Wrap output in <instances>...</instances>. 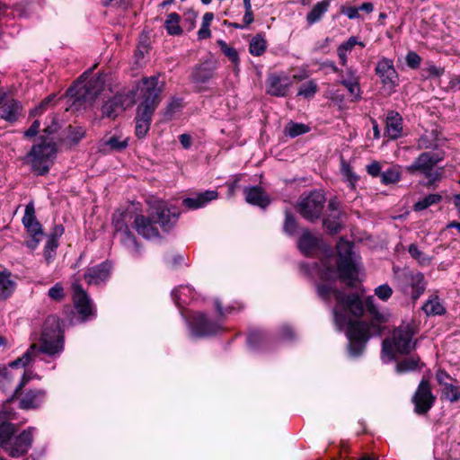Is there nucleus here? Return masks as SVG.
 Here are the masks:
<instances>
[{"mask_svg":"<svg viewBox=\"0 0 460 460\" xmlns=\"http://www.w3.org/2000/svg\"><path fill=\"white\" fill-rule=\"evenodd\" d=\"M352 247L350 242L341 239L336 246L337 254L326 256L310 274L320 280L317 284L319 296L327 301L332 296L335 299V324L339 329L348 328L349 352L358 356L371 336L381 335L383 324L388 321V316L377 310L372 296H367L363 303L358 295L347 296L334 288L333 282L337 279L349 285L357 279L358 267Z\"/></svg>","mask_w":460,"mask_h":460,"instance_id":"f257e3e1","label":"nucleus"},{"mask_svg":"<svg viewBox=\"0 0 460 460\" xmlns=\"http://www.w3.org/2000/svg\"><path fill=\"white\" fill-rule=\"evenodd\" d=\"M40 341V347H37L35 344L31 345L21 358L11 362L8 367H0V387L3 390L8 389L13 379L20 376V367H25L30 365L40 351L55 355L63 349L62 332L57 317L49 316L46 320Z\"/></svg>","mask_w":460,"mask_h":460,"instance_id":"f03ea898","label":"nucleus"},{"mask_svg":"<svg viewBox=\"0 0 460 460\" xmlns=\"http://www.w3.org/2000/svg\"><path fill=\"white\" fill-rule=\"evenodd\" d=\"M163 84H159L158 77H145L137 84L139 105L136 116V135L145 137L147 134L152 115L160 102V93Z\"/></svg>","mask_w":460,"mask_h":460,"instance_id":"7ed1b4c3","label":"nucleus"},{"mask_svg":"<svg viewBox=\"0 0 460 460\" xmlns=\"http://www.w3.org/2000/svg\"><path fill=\"white\" fill-rule=\"evenodd\" d=\"M152 214H155V218L154 215L152 219L140 215L137 216L134 221L135 228L137 233L147 239L158 235V230L155 223H158L161 226L166 227L178 217V213L171 212L166 203L162 200L155 201L152 207Z\"/></svg>","mask_w":460,"mask_h":460,"instance_id":"20e7f679","label":"nucleus"},{"mask_svg":"<svg viewBox=\"0 0 460 460\" xmlns=\"http://www.w3.org/2000/svg\"><path fill=\"white\" fill-rule=\"evenodd\" d=\"M34 429L29 428L13 436L14 426L8 422L0 425V447L10 456L19 457L26 454L31 447Z\"/></svg>","mask_w":460,"mask_h":460,"instance_id":"39448f33","label":"nucleus"},{"mask_svg":"<svg viewBox=\"0 0 460 460\" xmlns=\"http://www.w3.org/2000/svg\"><path fill=\"white\" fill-rule=\"evenodd\" d=\"M415 334L414 325L402 323L396 328L392 339H385L383 341L382 359L389 362L394 358V353L406 354L415 348L413 336Z\"/></svg>","mask_w":460,"mask_h":460,"instance_id":"423d86ee","label":"nucleus"},{"mask_svg":"<svg viewBox=\"0 0 460 460\" xmlns=\"http://www.w3.org/2000/svg\"><path fill=\"white\" fill-rule=\"evenodd\" d=\"M56 153V144L52 141L43 140L40 144L31 147L25 160L31 166L33 172L42 175L49 171Z\"/></svg>","mask_w":460,"mask_h":460,"instance_id":"0eeeda50","label":"nucleus"},{"mask_svg":"<svg viewBox=\"0 0 460 460\" xmlns=\"http://www.w3.org/2000/svg\"><path fill=\"white\" fill-rule=\"evenodd\" d=\"M136 100L138 101L137 87L135 92L129 91L128 93L113 96L102 106V113L108 118L114 119L126 109L133 106Z\"/></svg>","mask_w":460,"mask_h":460,"instance_id":"6e6552de","label":"nucleus"},{"mask_svg":"<svg viewBox=\"0 0 460 460\" xmlns=\"http://www.w3.org/2000/svg\"><path fill=\"white\" fill-rule=\"evenodd\" d=\"M22 224L31 237L30 240L26 241V245L31 250H35L43 237V231L40 224L35 217L33 202L26 205Z\"/></svg>","mask_w":460,"mask_h":460,"instance_id":"1a4fd4ad","label":"nucleus"},{"mask_svg":"<svg viewBox=\"0 0 460 460\" xmlns=\"http://www.w3.org/2000/svg\"><path fill=\"white\" fill-rule=\"evenodd\" d=\"M325 197L321 191H313L308 196L302 198L298 208L305 218L314 221L317 219L323 208Z\"/></svg>","mask_w":460,"mask_h":460,"instance_id":"9d476101","label":"nucleus"},{"mask_svg":"<svg viewBox=\"0 0 460 460\" xmlns=\"http://www.w3.org/2000/svg\"><path fill=\"white\" fill-rule=\"evenodd\" d=\"M375 70L381 80L383 89L388 94L393 93L399 83V76L393 61L383 58L378 61Z\"/></svg>","mask_w":460,"mask_h":460,"instance_id":"9b49d317","label":"nucleus"},{"mask_svg":"<svg viewBox=\"0 0 460 460\" xmlns=\"http://www.w3.org/2000/svg\"><path fill=\"white\" fill-rule=\"evenodd\" d=\"M442 156L434 155L429 152H424L419 155V157L411 164L405 167V171L410 174H416L417 172L424 173L429 176L430 170L439 161L442 160Z\"/></svg>","mask_w":460,"mask_h":460,"instance_id":"f8f14e48","label":"nucleus"},{"mask_svg":"<svg viewBox=\"0 0 460 460\" xmlns=\"http://www.w3.org/2000/svg\"><path fill=\"white\" fill-rule=\"evenodd\" d=\"M434 399L429 382L423 379L413 397L415 411L419 414L426 413L432 407Z\"/></svg>","mask_w":460,"mask_h":460,"instance_id":"ddd939ff","label":"nucleus"},{"mask_svg":"<svg viewBox=\"0 0 460 460\" xmlns=\"http://www.w3.org/2000/svg\"><path fill=\"white\" fill-rule=\"evenodd\" d=\"M426 288L424 276L420 272L410 271L404 274L403 292L409 294L413 301H416Z\"/></svg>","mask_w":460,"mask_h":460,"instance_id":"4468645a","label":"nucleus"},{"mask_svg":"<svg viewBox=\"0 0 460 460\" xmlns=\"http://www.w3.org/2000/svg\"><path fill=\"white\" fill-rule=\"evenodd\" d=\"M291 85L292 82L288 75L272 74L267 79V93L272 96L284 97Z\"/></svg>","mask_w":460,"mask_h":460,"instance_id":"2eb2a0df","label":"nucleus"},{"mask_svg":"<svg viewBox=\"0 0 460 460\" xmlns=\"http://www.w3.org/2000/svg\"><path fill=\"white\" fill-rule=\"evenodd\" d=\"M19 396L20 408L23 410L36 409L40 407L45 401L46 392L42 389L28 390L20 393Z\"/></svg>","mask_w":460,"mask_h":460,"instance_id":"dca6fc26","label":"nucleus"},{"mask_svg":"<svg viewBox=\"0 0 460 460\" xmlns=\"http://www.w3.org/2000/svg\"><path fill=\"white\" fill-rule=\"evenodd\" d=\"M218 330L216 323H210L203 314H195L191 322V332L194 336L204 337L215 333Z\"/></svg>","mask_w":460,"mask_h":460,"instance_id":"f3484780","label":"nucleus"},{"mask_svg":"<svg viewBox=\"0 0 460 460\" xmlns=\"http://www.w3.org/2000/svg\"><path fill=\"white\" fill-rule=\"evenodd\" d=\"M72 288L73 301L77 312L84 316L91 315L93 309L86 293L78 283H74Z\"/></svg>","mask_w":460,"mask_h":460,"instance_id":"a211bd4d","label":"nucleus"},{"mask_svg":"<svg viewBox=\"0 0 460 460\" xmlns=\"http://www.w3.org/2000/svg\"><path fill=\"white\" fill-rule=\"evenodd\" d=\"M128 146V137L122 135H112L105 137L99 145V151L103 154L111 152H119L126 149Z\"/></svg>","mask_w":460,"mask_h":460,"instance_id":"6ab92c4d","label":"nucleus"},{"mask_svg":"<svg viewBox=\"0 0 460 460\" xmlns=\"http://www.w3.org/2000/svg\"><path fill=\"white\" fill-rule=\"evenodd\" d=\"M111 272V264L103 262L98 266L90 268L84 274V279L89 285H98L106 280Z\"/></svg>","mask_w":460,"mask_h":460,"instance_id":"aec40b11","label":"nucleus"},{"mask_svg":"<svg viewBox=\"0 0 460 460\" xmlns=\"http://www.w3.org/2000/svg\"><path fill=\"white\" fill-rule=\"evenodd\" d=\"M297 245L303 254L311 256L321 249V240L310 232L305 231L300 236Z\"/></svg>","mask_w":460,"mask_h":460,"instance_id":"412c9836","label":"nucleus"},{"mask_svg":"<svg viewBox=\"0 0 460 460\" xmlns=\"http://www.w3.org/2000/svg\"><path fill=\"white\" fill-rule=\"evenodd\" d=\"M341 84L346 87L353 101H358L361 99L359 77L357 75L355 70L348 68L346 77L341 80Z\"/></svg>","mask_w":460,"mask_h":460,"instance_id":"4be33fe9","label":"nucleus"},{"mask_svg":"<svg viewBox=\"0 0 460 460\" xmlns=\"http://www.w3.org/2000/svg\"><path fill=\"white\" fill-rule=\"evenodd\" d=\"M385 133L391 139H396L402 133V119L398 112L390 111L385 120Z\"/></svg>","mask_w":460,"mask_h":460,"instance_id":"5701e85b","label":"nucleus"},{"mask_svg":"<svg viewBox=\"0 0 460 460\" xmlns=\"http://www.w3.org/2000/svg\"><path fill=\"white\" fill-rule=\"evenodd\" d=\"M245 200L252 205L258 206L260 208H266L270 199L267 193L258 186L246 188L244 190Z\"/></svg>","mask_w":460,"mask_h":460,"instance_id":"b1692460","label":"nucleus"},{"mask_svg":"<svg viewBox=\"0 0 460 460\" xmlns=\"http://www.w3.org/2000/svg\"><path fill=\"white\" fill-rule=\"evenodd\" d=\"M218 194L216 190H207L197 194L194 198L184 199L182 204L189 209H197L206 206L208 202L217 199Z\"/></svg>","mask_w":460,"mask_h":460,"instance_id":"393cba45","label":"nucleus"},{"mask_svg":"<svg viewBox=\"0 0 460 460\" xmlns=\"http://www.w3.org/2000/svg\"><path fill=\"white\" fill-rule=\"evenodd\" d=\"M127 214L124 212H116L112 218V224L117 233H119L120 238L123 242L135 243V238L128 229L126 223Z\"/></svg>","mask_w":460,"mask_h":460,"instance_id":"a878e982","label":"nucleus"},{"mask_svg":"<svg viewBox=\"0 0 460 460\" xmlns=\"http://www.w3.org/2000/svg\"><path fill=\"white\" fill-rule=\"evenodd\" d=\"M329 208L332 211V214L324 219L323 226L331 234H336L341 227V220L340 213L338 212V203L335 200H332L329 203Z\"/></svg>","mask_w":460,"mask_h":460,"instance_id":"bb28decb","label":"nucleus"},{"mask_svg":"<svg viewBox=\"0 0 460 460\" xmlns=\"http://www.w3.org/2000/svg\"><path fill=\"white\" fill-rule=\"evenodd\" d=\"M1 110V117L7 121L13 122L19 118L22 112V105L17 101L10 100L4 103Z\"/></svg>","mask_w":460,"mask_h":460,"instance_id":"cd10ccee","label":"nucleus"},{"mask_svg":"<svg viewBox=\"0 0 460 460\" xmlns=\"http://www.w3.org/2000/svg\"><path fill=\"white\" fill-rule=\"evenodd\" d=\"M16 284L8 271L0 272V299L5 300L12 296Z\"/></svg>","mask_w":460,"mask_h":460,"instance_id":"c85d7f7f","label":"nucleus"},{"mask_svg":"<svg viewBox=\"0 0 460 460\" xmlns=\"http://www.w3.org/2000/svg\"><path fill=\"white\" fill-rule=\"evenodd\" d=\"M359 46L361 48L365 47V44L354 36L350 37L347 41L340 45L337 49V54L340 58L341 66H345L347 65V55L349 53L355 46Z\"/></svg>","mask_w":460,"mask_h":460,"instance_id":"c756f323","label":"nucleus"},{"mask_svg":"<svg viewBox=\"0 0 460 460\" xmlns=\"http://www.w3.org/2000/svg\"><path fill=\"white\" fill-rule=\"evenodd\" d=\"M172 299L178 306L187 304L194 297V291L189 286H180L172 292Z\"/></svg>","mask_w":460,"mask_h":460,"instance_id":"7c9ffc66","label":"nucleus"},{"mask_svg":"<svg viewBox=\"0 0 460 460\" xmlns=\"http://www.w3.org/2000/svg\"><path fill=\"white\" fill-rule=\"evenodd\" d=\"M330 0L318 2L306 15L308 24L312 25L321 20L323 15L328 11Z\"/></svg>","mask_w":460,"mask_h":460,"instance_id":"2f4dec72","label":"nucleus"},{"mask_svg":"<svg viewBox=\"0 0 460 460\" xmlns=\"http://www.w3.org/2000/svg\"><path fill=\"white\" fill-rule=\"evenodd\" d=\"M438 133L436 129L426 130L418 139V148L429 149L438 146Z\"/></svg>","mask_w":460,"mask_h":460,"instance_id":"473e14b6","label":"nucleus"},{"mask_svg":"<svg viewBox=\"0 0 460 460\" xmlns=\"http://www.w3.org/2000/svg\"><path fill=\"white\" fill-rule=\"evenodd\" d=\"M402 167L393 165L381 174V181L384 184H394L401 180Z\"/></svg>","mask_w":460,"mask_h":460,"instance_id":"72a5a7b5","label":"nucleus"},{"mask_svg":"<svg viewBox=\"0 0 460 460\" xmlns=\"http://www.w3.org/2000/svg\"><path fill=\"white\" fill-rule=\"evenodd\" d=\"M164 26L170 35H180L182 33V29L180 26V16L176 13H171L167 15Z\"/></svg>","mask_w":460,"mask_h":460,"instance_id":"f704fd0d","label":"nucleus"},{"mask_svg":"<svg viewBox=\"0 0 460 460\" xmlns=\"http://www.w3.org/2000/svg\"><path fill=\"white\" fill-rule=\"evenodd\" d=\"M423 311L427 314L438 315L445 312L443 305L438 296L430 297L422 306Z\"/></svg>","mask_w":460,"mask_h":460,"instance_id":"c9c22d12","label":"nucleus"},{"mask_svg":"<svg viewBox=\"0 0 460 460\" xmlns=\"http://www.w3.org/2000/svg\"><path fill=\"white\" fill-rule=\"evenodd\" d=\"M104 79L102 76H98L96 79L88 83L85 88V98L93 99L96 95L103 90Z\"/></svg>","mask_w":460,"mask_h":460,"instance_id":"e433bc0d","label":"nucleus"},{"mask_svg":"<svg viewBox=\"0 0 460 460\" xmlns=\"http://www.w3.org/2000/svg\"><path fill=\"white\" fill-rule=\"evenodd\" d=\"M267 48L265 39L261 35L253 37L250 42L249 51L252 55L259 57L262 55Z\"/></svg>","mask_w":460,"mask_h":460,"instance_id":"4c0bfd02","label":"nucleus"},{"mask_svg":"<svg viewBox=\"0 0 460 460\" xmlns=\"http://www.w3.org/2000/svg\"><path fill=\"white\" fill-rule=\"evenodd\" d=\"M310 127L303 124V123H296V122H289L285 128V133L286 135L289 136L290 137H296L297 136L305 134L309 132Z\"/></svg>","mask_w":460,"mask_h":460,"instance_id":"58836bf2","label":"nucleus"},{"mask_svg":"<svg viewBox=\"0 0 460 460\" xmlns=\"http://www.w3.org/2000/svg\"><path fill=\"white\" fill-rule=\"evenodd\" d=\"M341 172L346 181L349 183L350 189L354 190L356 188L358 176L353 172L350 165L344 160L341 161Z\"/></svg>","mask_w":460,"mask_h":460,"instance_id":"ea45409f","label":"nucleus"},{"mask_svg":"<svg viewBox=\"0 0 460 460\" xmlns=\"http://www.w3.org/2000/svg\"><path fill=\"white\" fill-rule=\"evenodd\" d=\"M442 197L439 194H429L422 199L416 202L413 206L415 211H421L428 208L429 206L438 203Z\"/></svg>","mask_w":460,"mask_h":460,"instance_id":"a19ab883","label":"nucleus"},{"mask_svg":"<svg viewBox=\"0 0 460 460\" xmlns=\"http://www.w3.org/2000/svg\"><path fill=\"white\" fill-rule=\"evenodd\" d=\"M318 90V85L314 80H310L305 84H303L297 92L298 96H303L304 98L310 99L314 96Z\"/></svg>","mask_w":460,"mask_h":460,"instance_id":"79ce46f5","label":"nucleus"},{"mask_svg":"<svg viewBox=\"0 0 460 460\" xmlns=\"http://www.w3.org/2000/svg\"><path fill=\"white\" fill-rule=\"evenodd\" d=\"M217 45L219 46L221 51L229 58V60L237 65L239 63V56L237 51L230 47L226 41L219 40H217Z\"/></svg>","mask_w":460,"mask_h":460,"instance_id":"37998d69","label":"nucleus"},{"mask_svg":"<svg viewBox=\"0 0 460 460\" xmlns=\"http://www.w3.org/2000/svg\"><path fill=\"white\" fill-rule=\"evenodd\" d=\"M23 367H21L19 368V371H21V381L20 383L18 384V385L16 386L15 390H14V394L17 395L19 394V392L22 389L23 386L26 385V384L31 380V379H40V377L37 375V374H34L32 371L31 370H23L22 369Z\"/></svg>","mask_w":460,"mask_h":460,"instance_id":"c03bdc74","label":"nucleus"},{"mask_svg":"<svg viewBox=\"0 0 460 460\" xmlns=\"http://www.w3.org/2000/svg\"><path fill=\"white\" fill-rule=\"evenodd\" d=\"M419 366V359L406 358L396 365V371L398 373H404L407 371L414 370Z\"/></svg>","mask_w":460,"mask_h":460,"instance_id":"a18cd8bd","label":"nucleus"},{"mask_svg":"<svg viewBox=\"0 0 460 460\" xmlns=\"http://www.w3.org/2000/svg\"><path fill=\"white\" fill-rule=\"evenodd\" d=\"M443 394L450 402H456L460 399V387L452 384H446L443 388Z\"/></svg>","mask_w":460,"mask_h":460,"instance_id":"49530a36","label":"nucleus"},{"mask_svg":"<svg viewBox=\"0 0 460 460\" xmlns=\"http://www.w3.org/2000/svg\"><path fill=\"white\" fill-rule=\"evenodd\" d=\"M375 295L383 301H387L393 295L392 288L387 284H383L375 288Z\"/></svg>","mask_w":460,"mask_h":460,"instance_id":"de8ad7c7","label":"nucleus"},{"mask_svg":"<svg viewBox=\"0 0 460 460\" xmlns=\"http://www.w3.org/2000/svg\"><path fill=\"white\" fill-rule=\"evenodd\" d=\"M57 247L58 242L55 238H50L46 243L44 249V256L48 262H49L53 259Z\"/></svg>","mask_w":460,"mask_h":460,"instance_id":"09e8293b","label":"nucleus"},{"mask_svg":"<svg viewBox=\"0 0 460 460\" xmlns=\"http://www.w3.org/2000/svg\"><path fill=\"white\" fill-rule=\"evenodd\" d=\"M49 296L55 301H61L65 296L64 288L60 283H57L49 290Z\"/></svg>","mask_w":460,"mask_h":460,"instance_id":"8fccbe9b","label":"nucleus"},{"mask_svg":"<svg viewBox=\"0 0 460 460\" xmlns=\"http://www.w3.org/2000/svg\"><path fill=\"white\" fill-rule=\"evenodd\" d=\"M409 253L411 255L412 258L418 260L421 264L429 263V259L425 257L424 254L419 250L417 245L411 244L409 246Z\"/></svg>","mask_w":460,"mask_h":460,"instance_id":"3c124183","label":"nucleus"},{"mask_svg":"<svg viewBox=\"0 0 460 460\" xmlns=\"http://www.w3.org/2000/svg\"><path fill=\"white\" fill-rule=\"evenodd\" d=\"M84 135H85V130L83 128H81V127L70 128L68 138L72 142L77 143L82 138H84Z\"/></svg>","mask_w":460,"mask_h":460,"instance_id":"603ef678","label":"nucleus"},{"mask_svg":"<svg viewBox=\"0 0 460 460\" xmlns=\"http://www.w3.org/2000/svg\"><path fill=\"white\" fill-rule=\"evenodd\" d=\"M423 73L427 77H439L443 75L444 69L434 65H429L423 68Z\"/></svg>","mask_w":460,"mask_h":460,"instance_id":"864d4df0","label":"nucleus"},{"mask_svg":"<svg viewBox=\"0 0 460 460\" xmlns=\"http://www.w3.org/2000/svg\"><path fill=\"white\" fill-rule=\"evenodd\" d=\"M296 229V223L295 218L288 212H286L284 231L289 234H292L295 233Z\"/></svg>","mask_w":460,"mask_h":460,"instance_id":"5fc2aeb1","label":"nucleus"},{"mask_svg":"<svg viewBox=\"0 0 460 460\" xmlns=\"http://www.w3.org/2000/svg\"><path fill=\"white\" fill-rule=\"evenodd\" d=\"M55 95L53 94L44 99L33 111H31V115L37 116L43 113L46 111L48 105L53 101Z\"/></svg>","mask_w":460,"mask_h":460,"instance_id":"6e6d98bb","label":"nucleus"},{"mask_svg":"<svg viewBox=\"0 0 460 460\" xmlns=\"http://www.w3.org/2000/svg\"><path fill=\"white\" fill-rule=\"evenodd\" d=\"M420 61L421 58L416 52H409L406 56L407 66L411 68H417Z\"/></svg>","mask_w":460,"mask_h":460,"instance_id":"4d7b16f0","label":"nucleus"},{"mask_svg":"<svg viewBox=\"0 0 460 460\" xmlns=\"http://www.w3.org/2000/svg\"><path fill=\"white\" fill-rule=\"evenodd\" d=\"M382 166L379 162L374 161L367 166V172L373 177H376L380 174Z\"/></svg>","mask_w":460,"mask_h":460,"instance_id":"13d9d810","label":"nucleus"},{"mask_svg":"<svg viewBox=\"0 0 460 460\" xmlns=\"http://www.w3.org/2000/svg\"><path fill=\"white\" fill-rule=\"evenodd\" d=\"M341 12L347 15L349 19H356L359 17V9L358 7H347L343 8Z\"/></svg>","mask_w":460,"mask_h":460,"instance_id":"bf43d9fd","label":"nucleus"},{"mask_svg":"<svg viewBox=\"0 0 460 460\" xmlns=\"http://www.w3.org/2000/svg\"><path fill=\"white\" fill-rule=\"evenodd\" d=\"M210 26L201 23V27L198 31V39L199 40H205L211 36V31L209 29Z\"/></svg>","mask_w":460,"mask_h":460,"instance_id":"052dcab7","label":"nucleus"},{"mask_svg":"<svg viewBox=\"0 0 460 460\" xmlns=\"http://www.w3.org/2000/svg\"><path fill=\"white\" fill-rule=\"evenodd\" d=\"M437 380L440 385H443L444 387L446 384H448L447 381L450 379V376L443 370H438L436 375Z\"/></svg>","mask_w":460,"mask_h":460,"instance_id":"680f3d73","label":"nucleus"},{"mask_svg":"<svg viewBox=\"0 0 460 460\" xmlns=\"http://www.w3.org/2000/svg\"><path fill=\"white\" fill-rule=\"evenodd\" d=\"M40 128V122L38 120H35L32 125L30 127V128L25 132L26 137H34L37 135L38 130Z\"/></svg>","mask_w":460,"mask_h":460,"instance_id":"e2e57ef3","label":"nucleus"},{"mask_svg":"<svg viewBox=\"0 0 460 460\" xmlns=\"http://www.w3.org/2000/svg\"><path fill=\"white\" fill-rule=\"evenodd\" d=\"M253 22V13L252 9H245L243 16V25L245 28Z\"/></svg>","mask_w":460,"mask_h":460,"instance_id":"0e129e2a","label":"nucleus"},{"mask_svg":"<svg viewBox=\"0 0 460 460\" xmlns=\"http://www.w3.org/2000/svg\"><path fill=\"white\" fill-rule=\"evenodd\" d=\"M180 142L184 148H189L191 146V137L187 134L180 136Z\"/></svg>","mask_w":460,"mask_h":460,"instance_id":"69168bd1","label":"nucleus"},{"mask_svg":"<svg viewBox=\"0 0 460 460\" xmlns=\"http://www.w3.org/2000/svg\"><path fill=\"white\" fill-rule=\"evenodd\" d=\"M309 76L305 68H302L299 73L293 75V79L296 81H302Z\"/></svg>","mask_w":460,"mask_h":460,"instance_id":"338daca9","label":"nucleus"},{"mask_svg":"<svg viewBox=\"0 0 460 460\" xmlns=\"http://www.w3.org/2000/svg\"><path fill=\"white\" fill-rule=\"evenodd\" d=\"M328 95L332 102H341L343 101V95L338 93L328 92Z\"/></svg>","mask_w":460,"mask_h":460,"instance_id":"774afa93","label":"nucleus"}]
</instances>
